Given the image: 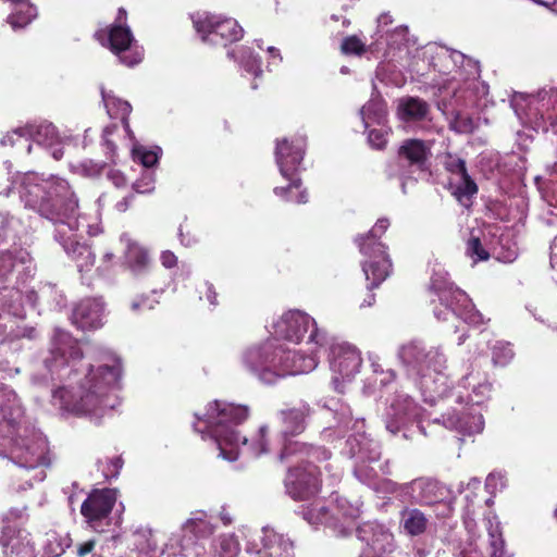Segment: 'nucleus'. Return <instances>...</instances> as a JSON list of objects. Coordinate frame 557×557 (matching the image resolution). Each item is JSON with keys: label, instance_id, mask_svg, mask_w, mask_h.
Instances as JSON below:
<instances>
[{"label": "nucleus", "instance_id": "nucleus-1", "mask_svg": "<svg viewBox=\"0 0 557 557\" xmlns=\"http://www.w3.org/2000/svg\"><path fill=\"white\" fill-rule=\"evenodd\" d=\"M83 357L76 339L65 331H54L51 347L44 363L53 380L62 385L52 389V405L62 412L88 417L99 422L116 406L112 394L122 374L121 361L109 356L108 361L98 366L78 367Z\"/></svg>", "mask_w": 557, "mask_h": 557}, {"label": "nucleus", "instance_id": "nucleus-2", "mask_svg": "<svg viewBox=\"0 0 557 557\" xmlns=\"http://www.w3.org/2000/svg\"><path fill=\"white\" fill-rule=\"evenodd\" d=\"M311 412L308 404L301 403L295 407L282 409L278 412L281 421L280 437L273 442L269 437V430L265 425L260 426L258 432L250 437H242L235 426L248 417L249 410L246 406L214 400L207 406L203 417L196 414L194 423L196 432L202 438H211L219 449V456L227 461L238 458L240 449L251 457L276 450L281 461L292 458L294 455H306L330 459L331 454L322 447H313L300 442L289 440L306 429V419Z\"/></svg>", "mask_w": 557, "mask_h": 557}, {"label": "nucleus", "instance_id": "nucleus-3", "mask_svg": "<svg viewBox=\"0 0 557 557\" xmlns=\"http://www.w3.org/2000/svg\"><path fill=\"white\" fill-rule=\"evenodd\" d=\"M23 408L16 393L0 388V456L9 457L20 467L35 469L49 463L48 443L35 430L21 428Z\"/></svg>", "mask_w": 557, "mask_h": 557}, {"label": "nucleus", "instance_id": "nucleus-4", "mask_svg": "<svg viewBox=\"0 0 557 557\" xmlns=\"http://www.w3.org/2000/svg\"><path fill=\"white\" fill-rule=\"evenodd\" d=\"M242 361L261 383L270 385L288 375L311 372L317 368L319 357L313 351L305 356L302 349H286L271 337L248 347L243 352Z\"/></svg>", "mask_w": 557, "mask_h": 557}, {"label": "nucleus", "instance_id": "nucleus-5", "mask_svg": "<svg viewBox=\"0 0 557 557\" xmlns=\"http://www.w3.org/2000/svg\"><path fill=\"white\" fill-rule=\"evenodd\" d=\"M458 388L450 395L456 406L442 416L443 424L463 434H479L484 429L481 407L490 399L493 385L487 374L471 366L470 371L461 377Z\"/></svg>", "mask_w": 557, "mask_h": 557}, {"label": "nucleus", "instance_id": "nucleus-6", "mask_svg": "<svg viewBox=\"0 0 557 557\" xmlns=\"http://www.w3.org/2000/svg\"><path fill=\"white\" fill-rule=\"evenodd\" d=\"M398 357L407 371L419 377L425 401L436 404L447 397V358L440 347H426L420 341H410L399 347Z\"/></svg>", "mask_w": 557, "mask_h": 557}, {"label": "nucleus", "instance_id": "nucleus-7", "mask_svg": "<svg viewBox=\"0 0 557 557\" xmlns=\"http://www.w3.org/2000/svg\"><path fill=\"white\" fill-rule=\"evenodd\" d=\"M18 193L25 207L37 211L53 225L66 218L72 205L73 212L78 210L77 199L67 182L55 176L44 178L34 172L25 173Z\"/></svg>", "mask_w": 557, "mask_h": 557}, {"label": "nucleus", "instance_id": "nucleus-8", "mask_svg": "<svg viewBox=\"0 0 557 557\" xmlns=\"http://www.w3.org/2000/svg\"><path fill=\"white\" fill-rule=\"evenodd\" d=\"M363 429V420H355L352 422L349 410L342 413V418L338 421V432L345 434L351 431L346 441L345 454L356 459L354 469L355 476L361 483L375 488L377 472L370 465L380 460L381 445L379 442L369 437Z\"/></svg>", "mask_w": 557, "mask_h": 557}, {"label": "nucleus", "instance_id": "nucleus-9", "mask_svg": "<svg viewBox=\"0 0 557 557\" xmlns=\"http://www.w3.org/2000/svg\"><path fill=\"white\" fill-rule=\"evenodd\" d=\"M96 236L101 233V226L97 218L92 222L86 215L73 212L70 207L66 218L54 225V238L63 247L66 255L76 263L79 272L89 271L95 264V253L91 248L82 243L84 234Z\"/></svg>", "mask_w": 557, "mask_h": 557}, {"label": "nucleus", "instance_id": "nucleus-10", "mask_svg": "<svg viewBox=\"0 0 557 557\" xmlns=\"http://www.w3.org/2000/svg\"><path fill=\"white\" fill-rule=\"evenodd\" d=\"M431 288L438 298V305L433 310L437 320L461 319L465 323L472 325L483 323V315L474 308L471 299L448 281L444 270H433Z\"/></svg>", "mask_w": 557, "mask_h": 557}, {"label": "nucleus", "instance_id": "nucleus-11", "mask_svg": "<svg viewBox=\"0 0 557 557\" xmlns=\"http://www.w3.org/2000/svg\"><path fill=\"white\" fill-rule=\"evenodd\" d=\"M388 226V219H379L372 230L355 239L359 251L364 257L361 264L366 280L369 282V289L380 286L392 271V261L386 252V246L379 240Z\"/></svg>", "mask_w": 557, "mask_h": 557}, {"label": "nucleus", "instance_id": "nucleus-12", "mask_svg": "<svg viewBox=\"0 0 557 557\" xmlns=\"http://www.w3.org/2000/svg\"><path fill=\"white\" fill-rule=\"evenodd\" d=\"M305 146L304 138H295L290 141L284 138L276 143V164L282 176L290 181V184L287 187H275L274 194L286 201L296 203L308 201V194L301 189V182L295 178L304 158Z\"/></svg>", "mask_w": 557, "mask_h": 557}, {"label": "nucleus", "instance_id": "nucleus-13", "mask_svg": "<svg viewBox=\"0 0 557 557\" xmlns=\"http://www.w3.org/2000/svg\"><path fill=\"white\" fill-rule=\"evenodd\" d=\"M270 332L277 343L282 338L296 344L300 343L308 334L307 345H312V347L308 351L302 350L305 356L313 351L318 357V349L326 342L325 332L318 327L315 320L300 310H289L283 313L272 323Z\"/></svg>", "mask_w": 557, "mask_h": 557}, {"label": "nucleus", "instance_id": "nucleus-14", "mask_svg": "<svg viewBox=\"0 0 557 557\" xmlns=\"http://www.w3.org/2000/svg\"><path fill=\"white\" fill-rule=\"evenodd\" d=\"M392 491L399 492L411 502L421 506L436 507L435 513L438 518H447L454 511L455 495L445 484L432 478H418L409 483L396 484L388 482Z\"/></svg>", "mask_w": 557, "mask_h": 557}, {"label": "nucleus", "instance_id": "nucleus-15", "mask_svg": "<svg viewBox=\"0 0 557 557\" xmlns=\"http://www.w3.org/2000/svg\"><path fill=\"white\" fill-rule=\"evenodd\" d=\"M95 36L103 47H108L119 58L122 64L134 66L141 62L144 51L126 25L124 9H119L115 23L112 26L98 30Z\"/></svg>", "mask_w": 557, "mask_h": 557}, {"label": "nucleus", "instance_id": "nucleus-16", "mask_svg": "<svg viewBox=\"0 0 557 557\" xmlns=\"http://www.w3.org/2000/svg\"><path fill=\"white\" fill-rule=\"evenodd\" d=\"M299 462L298 466L289 468L285 478L286 493L296 500L309 499L320 491L322 480L319 478L321 469L314 462L326 461L318 455H294Z\"/></svg>", "mask_w": 557, "mask_h": 557}, {"label": "nucleus", "instance_id": "nucleus-17", "mask_svg": "<svg viewBox=\"0 0 557 557\" xmlns=\"http://www.w3.org/2000/svg\"><path fill=\"white\" fill-rule=\"evenodd\" d=\"M360 507L350 504L345 498L336 499V505L329 513V509L323 503L317 502L302 510L304 519L310 524H327L333 528L338 535L347 536L350 534V527L355 525L356 519L360 517Z\"/></svg>", "mask_w": 557, "mask_h": 557}, {"label": "nucleus", "instance_id": "nucleus-18", "mask_svg": "<svg viewBox=\"0 0 557 557\" xmlns=\"http://www.w3.org/2000/svg\"><path fill=\"white\" fill-rule=\"evenodd\" d=\"M191 18L194 27L203 42L225 45L226 42L237 41L243 37L244 30L234 18L207 12L196 13Z\"/></svg>", "mask_w": 557, "mask_h": 557}, {"label": "nucleus", "instance_id": "nucleus-19", "mask_svg": "<svg viewBox=\"0 0 557 557\" xmlns=\"http://www.w3.org/2000/svg\"><path fill=\"white\" fill-rule=\"evenodd\" d=\"M430 156V148L419 139L405 140L399 149L397 161L387 168L389 176H397L401 180L403 191L406 193L404 178L411 177L417 172H423Z\"/></svg>", "mask_w": 557, "mask_h": 557}, {"label": "nucleus", "instance_id": "nucleus-20", "mask_svg": "<svg viewBox=\"0 0 557 557\" xmlns=\"http://www.w3.org/2000/svg\"><path fill=\"white\" fill-rule=\"evenodd\" d=\"M329 362L333 374L332 383L334 388L342 392L341 383L351 381L359 373L362 357L356 346L346 342H339L331 346Z\"/></svg>", "mask_w": 557, "mask_h": 557}, {"label": "nucleus", "instance_id": "nucleus-21", "mask_svg": "<svg viewBox=\"0 0 557 557\" xmlns=\"http://www.w3.org/2000/svg\"><path fill=\"white\" fill-rule=\"evenodd\" d=\"M527 119L537 131L548 132L557 125V87L542 88L527 97Z\"/></svg>", "mask_w": 557, "mask_h": 557}, {"label": "nucleus", "instance_id": "nucleus-22", "mask_svg": "<svg viewBox=\"0 0 557 557\" xmlns=\"http://www.w3.org/2000/svg\"><path fill=\"white\" fill-rule=\"evenodd\" d=\"M116 491L112 488L95 490L84 500L81 513L90 529L104 532L111 524V511L116 502Z\"/></svg>", "mask_w": 557, "mask_h": 557}, {"label": "nucleus", "instance_id": "nucleus-23", "mask_svg": "<svg viewBox=\"0 0 557 557\" xmlns=\"http://www.w3.org/2000/svg\"><path fill=\"white\" fill-rule=\"evenodd\" d=\"M444 165L450 173L448 185L451 194L462 206L469 207L471 198L478 193V186L467 173L465 161L456 156L448 154Z\"/></svg>", "mask_w": 557, "mask_h": 557}, {"label": "nucleus", "instance_id": "nucleus-24", "mask_svg": "<svg viewBox=\"0 0 557 557\" xmlns=\"http://www.w3.org/2000/svg\"><path fill=\"white\" fill-rule=\"evenodd\" d=\"M421 416L420 407L405 393H397L391 400L385 413L386 430L397 434L407 423Z\"/></svg>", "mask_w": 557, "mask_h": 557}, {"label": "nucleus", "instance_id": "nucleus-25", "mask_svg": "<svg viewBox=\"0 0 557 557\" xmlns=\"http://www.w3.org/2000/svg\"><path fill=\"white\" fill-rule=\"evenodd\" d=\"M106 305L100 297H88L78 301L71 315L72 323L83 331L98 330L103 326Z\"/></svg>", "mask_w": 557, "mask_h": 557}, {"label": "nucleus", "instance_id": "nucleus-26", "mask_svg": "<svg viewBox=\"0 0 557 557\" xmlns=\"http://www.w3.org/2000/svg\"><path fill=\"white\" fill-rule=\"evenodd\" d=\"M357 539L364 543L369 554H383L392 552L393 534L383 524L375 521H367L355 528Z\"/></svg>", "mask_w": 557, "mask_h": 557}, {"label": "nucleus", "instance_id": "nucleus-27", "mask_svg": "<svg viewBox=\"0 0 557 557\" xmlns=\"http://www.w3.org/2000/svg\"><path fill=\"white\" fill-rule=\"evenodd\" d=\"M0 545L4 556L36 557V547L30 533L17 525H3Z\"/></svg>", "mask_w": 557, "mask_h": 557}, {"label": "nucleus", "instance_id": "nucleus-28", "mask_svg": "<svg viewBox=\"0 0 557 557\" xmlns=\"http://www.w3.org/2000/svg\"><path fill=\"white\" fill-rule=\"evenodd\" d=\"M26 132H28V141L33 140L38 146L50 150L51 156L55 160H60L63 157V140L53 124L48 122L27 124Z\"/></svg>", "mask_w": 557, "mask_h": 557}, {"label": "nucleus", "instance_id": "nucleus-29", "mask_svg": "<svg viewBox=\"0 0 557 557\" xmlns=\"http://www.w3.org/2000/svg\"><path fill=\"white\" fill-rule=\"evenodd\" d=\"M260 540L262 548L257 550L260 557H293V542L283 534L263 528Z\"/></svg>", "mask_w": 557, "mask_h": 557}, {"label": "nucleus", "instance_id": "nucleus-30", "mask_svg": "<svg viewBox=\"0 0 557 557\" xmlns=\"http://www.w3.org/2000/svg\"><path fill=\"white\" fill-rule=\"evenodd\" d=\"M483 525L487 536L488 557H513L512 555H508L505 549V540L497 516L490 512L483 519Z\"/></svg>", "mask_w": 557, "mask_h": 557}, {"label": "nucleus", "instance_id": "nucleus-31", "mask_svg": "<svg viewBox=\"0 0 557 557\" xmlns=\"http://www.w3.org/2000/svg\"><path fill=\"white\" fill-rule=\"evenodd\" d=\"M436 60L443 63L447 70H449V63H451L454 67H457L458 71L463 69L467 72L468 77L473 79L480 75L479 65L459 51L440 47L436 51Z\"/></svg>", "mask_w": 557, "mask_h": 557}, {"label": "nucleus", "instance_id": "nucleus-32", "mask_svg": "<svg viewBox=\"0 0 557 557\" xmlns=\"http://www.w3.org/2000/svg\"><path fill=\"white\" fill-rule=\"evenodd\" d=\"M101 94L108 114L113 119H121L126 133L132 137L133 132L128 124V115L132 112V106L127 101L107 94L104 90H102Z\"/></svg>", "mask_w": 557, "mask_h": 557}, {"label": "nucleus", "instance_id": "nucleus-33", "mask_svg": "<svg viewBox=\"0 0 557 557\" xmlns=\"http://www.w3.org/2000/svg\"><path fill=\"white\" fill-rule=\"evenodd\" d=\"M25 265L30 271V256L26 250L18 249L14 252L3 251L0 253V278H7L12 271Z\"/></svg>", "mask_w": 557, "mask_h": 557}, {"label": "nucleus", "instance_id": "nucleus-34", "mask_svg": "<svg viewBox=\"0 0 557 557\" xmlns=\"http://www.w3.org/2000/svg\"><path fill=\"white\" fill-rule=\"evenodd\" d=\"M429 519L417 508H406L400 513V524L411 536L422 534L428 527Z\"/></svg>", "mask_w": 557, "mask_h": 557}, {"label": "nucleus", "instance_id": "nucleus-35", "mask_svg": "<svg viewBox=\"0 0 557 557\" xmlns=\"http://www.w3.org/2000/svg\"><path fill=\"white\" fill-rule=\"evenodd\" d=\"M121 239L127 244L126 258L131 270L136 275L144 273L150 265V258L147 251L136 243H131L126 235H123Z\"/></svg>", "mask_w": 557, "mask_h": 557}, {"label": "nucleus", "instance_id": "nucleus-36", "mask_svg": "<svg viewBox=\"0 0 557 557\" xmlns=\"http://www.w3.org/2000/svg\"><path fill=\"white\" fill-rule=\"evenodd\" d=\"M360 115L366 128L371 124H383L386 115L384 101L379 97L370 99L361 108Z\"/></svg>", "mask_w": 557, "mask_h": 557}, {"label": "nucleus", "instance_id": "nucleus-37", "mask_svg": "<svg viewBox=\"0 0 557 557\" xmlns=\"http://www.w3.org/2000/svg\"><path fill=\"white\" fill-rule=\"evenodd\" d=\"M474 511L470 509V506H467L465 516H463V523L466 527V530L469 534L470 543H469V552L467 549H462L458 555H453L451 557H479V554L476 552V545L475 542L478 539H480L482 535L479 532L478 523L474 519ZM437 557H444V556H437Z\"/></svg>", "mask_w": 557, "mask_h": 557}, {"label": "nucleus", "instance_id": "nucleus-38", "mask_svg": "<svg viewBox=\"0 0 557 557\" xmlns=\"http://www.w3.org/2000/svg\"><path fill=\"white\" fill-rule=\"evenodd\" d=\"M71 545L69 534H60L55 531L46 533L42 557H60Z\"/></svg>", "mask_w": 557, "mask_h": 557}, {"label": "nucleus", "instance_id": "nucleus-39", "mask_svg": "<svg viewBox=\"0 0 557 557\" xmlns=\"http://www.w3.org/2000/svg\"><path fill=\"white\" fill-rule=\"evenodd\" d=\"M426 112V102L418 98H408L399 103V115L404 120H420Z\"/></svg>", "mask_w": 557, "mask_h": 557}, {"label": "nucleus", "instance_id": "nucleus-40", "mask_svg": "<svg viewBox=\"0 0 557 557\" xmlns=\"http://www.w3.org/2000/svg\"><path fill=\"white\" fill-rule=\"evenodd\" d=\"M184 530L195 534L197 537H206L213 533L214 528L207 520L206 513L197 512L184 523Z\"/></svg>", "mask_w": 557, "mask_h": 557}, {"label": "nucleus", "instance_id": "nucleus-41", "mask_svg": "<svg viewBox=\"0 0 557 557\" xmlns=\"http://www.w3.org/2000/svg\"><path fill=\"white\" fill-rule=\"evenodd\" d=\"M239 549V542L234 534L219 536L215 545V553L219 557H235Z\"/></svg>", "mask_w": 557, "mask_h": 557}, {"label": "nucleus", "instance_id": "nucleus-42", "mask_svg": "<svg viewBox=\"0 0 557 557\" xmlns=\"http://www.w3.org/2000/svg\"><path fill=\"white\" fill-rule=\"evenodd\" d=\"M513 350L509 343L496 341L492 346V362L496 367L508 364L513 358Z\"/></svg>", "mask_w": 557, "mask_h": 557}, {"label": "nucleus", "instance_id": "nucleus-43", "mask_svg": "<svg viewBox=\"0 0 557 557\" xmlns=\"http://www.w3.org/2000/svg\"><path fill=\"white\" fill-rule=\"evenodd\" d=\"M132 152L134 160L139 161L148 170L158 163L161 149L158 147L147 149L144 146L134 145Z\"/></svg>", "mask_w": 557, "mask_h": 557}, {"label": "nucleus", "instance_id": "nucleus-44", "mask_svg": "<svg viewBox=\"0 0 557 557\" xmlns=\"http://www.w3.org/2000/svg\"><path fill=\"white\" fill-rule=\"evenodd\" d=\"M1 146H17V145H26L27 153L32 152L33 146L28 144V132H26V125L24 127H18L13 129L12 132L7 133L0 140Z\"/></svg>", "mask_w": 557, "mask_h": 557}, {"label": "nucleus", "instance_id": "nucleus-45", "mask_svg": "<svg viewBox=\"0 0 557 557\" xmlns=\"http://www.w3.org/2000/svg\"><path fill=\"white\" fill-rule=\"evenodd\" d=\"M239 63L248 72L258 76L261 73L260 59L253 54L250 48L243 47L239 50Z\"/></svg>", "mask_w": 557, "mask_h": 557}, {"label": "nucleus", "instance_id": "nucleus-46", "mask_svg": "<svg viewBox=\"0 0 557 557\" xmlns=\"http://www.w3.org/2000/svg\"><path fill=\"white\" fill-rule=\"evenodd\" d=\"M98 467L101 469L106 479H113L119 475L120 470L123 467V459L121 457H113L106 459L104 461L99 460Z\"/></svg>", "mask_w": 557, "mask_h": 557}, {"label": "nucleus", "instance_id": "nucleus-47", "mask_svg": "<svg viewBox=\"0 0 557 557\" xmlns=\"http://www.w3.org/2000/svg\"><path fill=\"white\" fill-rule=\"evenodd\" d=\"M466 252L474 261L487 260L490 256L483 248L480 238L474 235H471L468 239Z\"/></svg>", "mask_w": 557, "mask_h": 557}, {"label": "nucleus", "instance_id": "nucleus-48", "mask_svg": "<svg viewBox=\"0 0 557 557\" xmlns=\"http://www.w3.org/2000/svg\"><path fill=\"white\" fill-rule=\"evenodd\" d=\"M341 49L345 54L360 55L366 50V44L357 36H348L343 40Z\"/></svg>", "mask_w": 557, "mask_h": 557}, {"label": "nucleus", "instance_id": "nucleus-49", "mask_svg": "<svg viewBox=\"0 0 557 557\" xmlns=\"http://www.w3.org/2000/svg\"><path fill=\"white\" fill-rule=\"evenodd\" d=\"M451 127L458 133H471L474 128V123L468 115L457 112L451 121Z\"/></svg>", "mask_w": 557, "mask_h": 557}, {"label": "nucleus", "instance_id": "nucleus-50", "mask_svg": "<svg viewBox=\"0 0 557 557\" xmlns=\"http://www.w3.org/2000/svg\"><path fill=\"white\" fill-rule=\"evenodd\" d=\"M134 189L136 193L146 194L150 193L154 188V175L151 171L146 170L141 177L134 183Z\"/></svg>", "mask_w": 557, "mask_h": 557}, {"label": "nucleus", "instance_id": "nucleus-51", "mask_svg": "<svg viewBox=\"0 0 557 557\" xmlns=\"http://www.w3.org/2000/svg\"><path fill=\"white\" fill-rule=\"evenodd\" d=\"M27 519L26 507H12L3 516L4 525H16Z\"/></svg>", "mask_w": 557, "mask_h": 557}, {"label": "nucleus", "instance_id": "nucleus-52", "mask_svg": "<svg viewBox=\"0 0 557 557\" xmlns=\"http://www.w3.org/2000/svg\"><path fill=\"white\" fill-rule=\"evenodd\" d=\"M505 486V476L500 472L488 474L485 481V487L490 493L496 492Z\"/></svg>", "mask_w": 557, "mask_h": 557}, {"label": "nucleus", "instance_id": "nucleus-53", "mask_svg": "<svg viewBox=\"0 0 557 557\" xmlns=\"http://www.w3.org/2000/svg\"><path fill=\"white\" fill-rule=\"evenodd\" d=\"M178 237L181 244L185 247H191L199 242V237L184 225H181L178 228Z\"/></svg>", "mask_w": 557, "mask_h": 557}, {"label": "nucleus", "instance_id": "nucleus-54", "mask_svg": "<svg viewBox=\"0 0 557 557\" xmlns=\"http://www.w3.org/2000/svg\"><path fill=\"white\" fill-rule=\"evenodd\" d=\"M368 140L373 148L382 149L386 144V134L382 129H371Z\"/></svg>", "mask_w": 557, "mask_h": 557}, {"label": "nucleus", "instance_id": "nucleus-55", "mask_svg": "<svg viewBox=\"0 0 557 557\" xmlns=\"http://www.w3.org/2000/svg\"><path fill=\"white\" fill-rule=\"evenodd\" d=\"M156 302L154 300H149L146 296H141L132 302L131 308L133 311L151 310L154 308Z\"/></svg>", "mask_w": 557, "mask_h": 557}, {"label": "nucleus", "instance_id": "nucleus-56", "mask_svg": "<svg viewBox=\"0 0 557 557\" xmlns=\"http://www.w3.org/2000/svg\"><path fill=\"white\" fill-rule=\"evenodd\" d=\"M205 297L208 300L211 308H215L218 306V293L212 283H205Z\"/></svg>", "mask_w": 557, "mask_h": 557}, {"label": "nucleus", "instance_id": "nucleus-57", "mask_svg": "<svg viewBox=\"0 0 557 557\" xmlns=\"http://www.w3.org/2000/svg\"><path fill=\"white\" fill-rule=\"evenodd\" d=\"M324 470L330 473L327 480H330L331 485L335 484L337 481L341 480L342 471L338 467H334L333 463L329 462L324 466Z\"/></svg>", "mask_w": 557, "mask_h": 557}, {"label": "nucleus", "instance_id": "nucleus-58", "mask_svg": "<svg viewBox=\"0 0 557 557\" xmlns=\"http://www.w3.org/2000/svg\"><path fill=\"white\" fill-rule=\"evenodd\" d=\"M160 260H161L162 265L168 269L175 267L177 263L176 256L170 250L163 251L161 253Z\"/></svg>", "mask_w": 557, "mask_h": 557}, {"label": "nucleus", "instance_id": "nucleus-59", "mask_svg": "<svg viewBox=\"0 0 557 557\" xmlns=\"http://www.w3.org/2000/svg\"><path fill=\"white\" fill-rule=\"evenodd\" d=\"M395 379V372L391 369H387L386 372H382L379 376L374 377V383L379 382L380 385L385 386L393 382Z\"/></svg>", "mask_w": 557, "mask_h": 557}, {"label": "nucleus", "instance_id": "nucleus-60", "mask_svg": "<svg viewBox=\"0 0 557 557\" xmlns=\"http://www.w3.org/2000/svg\"><path fill=\"white\" fill-rule=\"evenodd\" d=\"M108 177L116 187L124 186L126 183L125 176L120 171H110Z\"/></svg>", "mask_w": 557, "mask_h": 557}, {"label": "nucleus", "instance_id": "nucleus-61", "mask_svg": "<svg viewBox=\"0 0 557 557\" xmlns=\"http://www.w3.org/2000/svg\"><path fill=\"white\" fill-rule=\"evenodd\" d=\"M94 547H95V541L89 540L87 542H84V543L79 544V546L77 548V554H78L79 557H84L87 554L91 553Z\"/></svg>", "mask_w": 557, "mask_h": 557}, {"label": "nucleus", "instance_id": "nucleus-62", "mask_svg": "<svg viewBox=\"0 0 557 557\" xmlns=\"http://www.w3.org/2000/svg\"><path fill=\"white\" fill-rule=\"evenodd\" d=\"M369 360L374 376H379L382 374V372H386V370H384L382 364L379 362V358L376 356H369Z\"/></svg>", "mask_w": 557, "mask_h": 557}, {"label": "nucleus", "instance_id": "nucleus-63", "mask_svg": "<svg viewBox=\"0 0 557 557\" xmlns=\"http://www.w3.org/2000/svg\"><path fill=\"white\" fill-rule=\"evenodd\" d=\"M114 128H115V125H112V126H108V127H106V128H104V131H103V140H104V145L107 146V148H108L111 152H113V151H114L115 146H114V144H113L112 141H110V140L108 139V136H109V135H111V134L113 133Z\"/></svg>", "mask_w": 557, "mask_h": 557}, {"label": "nucleus", "instance_id": "nucleus-64", "mask_svg": "<svg viewBox=\"0 0 557 557\" xmlns=\"http://www.w3.org/2000/svg\"><path fill=\"white\" fill-rule=\"evenodd\" d=\"M129 201H131V197L123 198V200H121L116 203V210L120 212L126 211L129 206Z\"/></svg>", "mask_w": 557, "mask_h": 557}]
</instances>
